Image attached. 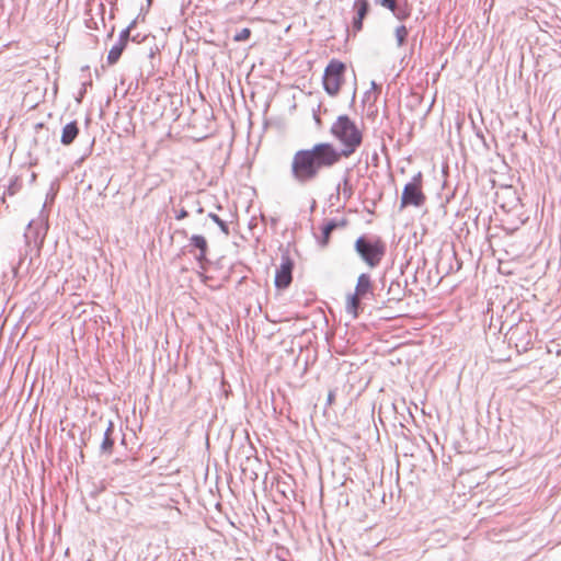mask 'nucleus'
I'll list each match as a JSON object with an SVG mask.
<instances>
[{
    "mask_svg": "<svg viewBox=\"0 0 561 561\" xmlns=\"http://www.w3.org/2000/svg\"><path fill=\"white\" fill-rule=\"evenodd\" d=\"M381 7L388 10H394V5L397 4V0H379Z\"/></svg>",
    "mask_w": 561,
    "mask_h": 561,
    "instance_id": "obj_18",
    "label": "nucleus"
},
{
    "mask_svg": "<svg viewBox=\"0 0 561 561\" xmlns=\"http://www.w3.org/2000/svg\"><path fill=\"white\" fill-rule=\"evenodd\" d=\"M394 16L401 21L405 20L410 15V10L407 8H399L397 4L394 5V10H390Z\"/></svg>",
    "mask_w": 561,
    "mask_h": 561,
    "instance_id": "obj_16",
    "label": "nucleus"
},
{
    "mask_svg": "<svg viewBox=\"0 0 561 561\" xmlns=\"http://www.w3.org/2000/svg\"><path fill=\"white\" fill-rule=\"evenodd\" d=\"M211 218L220 226L224 231L227 232L226 224L217 215H213Z\"/></svg>",
    "mask_w": 561,
    "mask_h": 561,
    "instance_id": "obj_19",
    "label": "nucleus"
},
{
    "mask_svg": "<svg viewBox=\"0 0 561 561\" xmlns=\"http://www.w3.org/2000/svg\"><path fill=\"white\" fill-rule=\"evenodd\" d=\"M250 36H251V30L248 27H244L233 36V41L234 42H244V41H248L250 38Z\"/></svg>",
    "mask_w": 561,
    "mask_h": 561,
    "instance_id": "obj_17",
    "label": "nucleus"
},
{
    "mask_svg": "<svg viewBox=\"0 0 561 561\" xmlns=\"http://www.w3.org/2000/svg\"><path fill=\"white\" fill-rule=\"evenodd\" d=\"M363 298L353 294L346 296L345 310L353 318H357L360 310V300Z\"/></svg>",
    "mask_w": 561,
    "mask_h": 561,
    "instance_id": "obj_14",
    "label": "nucleus"
},
{
    "mask_svg": "<svg viewBox=\"0 0 561 561\" xmlns=\"http://www.w3.org/2000/svg\"><path fill=\"white\" fill-rule=\"evenodd\" d=\"M343 157L339 149L328 141H320L310 148L296 151L290 163L293 179L305 184L314 180L322 170L334 168Z\"/></svg>",
    "mask_w": 561,
    "mask_h": 561,
    "instance_id": "obj_1",
    "label": "nucleus"
},
{
    "mask_svg": "<svg viewBox=\"0 0 561 561\" xmlns=\"http://www.w3.org/2000/svg\"><path fill=\"white\" fill-rule=\"evenodd\" d=\"M293 260L288 255L283 256L282 263L275 273V286L278 289H285L290 285L293 280Z\"/></svg>",
    "mask_w": 561,
    "mask_h": 561,
    "instance_id": "obj_6",
    "label": "nucleus"
},
{
    "mask_svg": "<svg viewBox=\"0 0 561 561\" xmlns=\"http://www.w3.org/2000/svg\"><path fill=\"white\" fill-rule=\"evenodd\" d=\"M409 35V31L404 25H400L394 30V36L397 39V45L402 46L404 45L407 37Z\"/></svg>",
    "mask_w": 561,
    "mask_h": 561,
    "instance_id": "obj_15",
    "label": "nucleus"
},
{
    "mask_svg": "<svg viewBox=\"0 0 561 561\" xmlns=\"http://www.w3.org/2000/svg\"><path fill=\"white\" fill-rule=\"evenodd\" d=\"M354 247L362 260L371 268L379 265L386 252V245L379 238L359 237Z\"/></svg>",
    "mask_w": 561,
    "mask_h": 561,
    "instance_id": "obj_3",
    "label": "nucleus"
},
{
    "mask_svg": "<svg viewBox=\"0 0 561 561\" xmlns=\"http://www.w3.org/2000/svg\"><path fill=\"white\" fill-rule=\"evenodd\" d=\"M187 215H188V213H187L185 209H182V210L178 214L176 219H178V220H181V219L185 218Z\"/></svg>",
    "mask_w": 561,
    "mask_h": 561,
    "instance_id": "obj_21",
    "label": "nucleus"
},
{
    "mask_svg": "<svg viewBox=\"0 0 561 561\" xmlns=\"http://www.w3.org/2000/svg\"><path fill=\"white\" fill-rule=\"evenodd\" d=\"M393 287H397V289H400V285H399V283H396V284H394V283H391V285H390V287H389V291H391Z\"/></svg>",
    "mask_w": 561,
    "mask_h": 561,
    "instance_id": "obj_22",
    "label": "nucleus"
},
{
    "mask_svg": "<svg viewBox=\"0 0 561 561\" xmlns=\"http://www.w3.org/2000/svg\"><path fill=\"white\" fill-rule=\"evenodd\" d=\"M190 243L199 250V254L196 256V259L201 264H203V262L206 260V253L208 249L207 240L203 236L193 234L190 238Z\"/></svg>",
    "mask_w": 561,
    "mask_h": 561,
    "instance_id": "obj_11",
    "label": "nucleus"
},
{
    "mask_svg": "<svg viewBox=\"0 0 561 561\" xmlns=\"http://www.w3.org/2000/svg\"><path fill=\"white\" fill-rule=\"evenodd\" d=\"M345 65L336 59H332L327 66L323 75V87L331 96L336 95L344 83Z\"/></svg>",
    "mask_w": 561,
    "mask_h": 561,
    "instance_id": "obj_5",
    "label": "nucleus"
},
{
    "mask_svg": "<svg viewBox=\"0 0 561 561\" xmlns=\"http://www.w3.org/2000/svg\"><path fill=\"white\" fill-rule=\"evenodd\" d=\"M126 45H127V36L124 35L110 49L108 55H107V64L110 66H113V65H115L118 61V59L121 58L124 49L126 48Z\"/></svg>",
    "mask_w": 561,
    "mask_h": 561,
    "instance_id": "obj_9",
    "label": "nucleus"
},
{
    "mask_svg": "<svg viewBox=\"0 0 561 561\" xmlns=\"http://www.w3.org/2000/svg\"><path fill=\"white\" fill-rule=\"evenodd\" d=\"M335 400V393L333 391H330L329 394H328V404H333Z\"/></svg>",
    "mask_w": 561,
    "mask_h": 561,
    "instance_id": "obj_20",
    "label": "nucleus"
},
{
    "mask_svg": "<svg viewBox=\"0 0 561 561\" xmlns=\"http://www.w3.org/2000/svg\"><path fill=\"white\" fill-rule=\"evenodd\" d=\"M331 135L342 146L339 153L343 158L351 157L363 142V131L347 115H340L330 128Z\"/></svg>",
    "mask_w": 561,
    "mask_h": 561,
    "instance_id": "obj_2",
    "label": "nucleus"
},
{
    "mask_svg": "<svg viewBox=\"0 0 561 561\" xmlns=\"http://www.w3.org/2000/svg\"><path fill=\"white\" fill-rule=\"evenodd\" d=\"M347 225V221L345 219L341 220L340 222H336L334 220L329 221L325 224L322 228V238L320 240L321 247H327L330 242L331 233L336 228H343Z\"/></svg>",
    "mask_w": 561,
    "mask_h": 561,
    "instance_id": "obj_12",
    "label": "nucleus"
},
{
    "mask_svg": "<svg viewBox=\"0 0 561 561\" xmlns=\"http://www.w3.org/2000/svg\"><path fill=\"white\" fill-rule=\"evenodd\" d=\"M278 561H287V560H285V559H283V558H279V559H278Z\"/></svg>",
    "mask_w": 561,
    "mask_h": 561,
    "instance_id": "obj_23",
    "label": "nucleus"
},
{
    "mask_svg": "<svg viewBox=\"0 0 561 561\" xmlns=\"http://www.w3.org/2000/svg\"><path fill=\"white\" fill-rule=\"evenodd\" d=\"M79 135V127L77 122H71L64 126L62 133H61V144L65 146H69L73 142V140Z\"/></svg>",
    "mask_w": 561,
    "mask_h": 561,
    "instance_id": "obj_10",
    "label": "nucleus"
},
{
    "mask_svg": "<svg viewBox=\"0 0 561 561\" xmlns=\"http://www.w3.org/2000/svg\"><path fill=\"white\" fill-rule=\"evenodd\" d=\"M354 8L356 10V16L353 21V28L355 32H359L363 28V21L366 18L369 4L367 0H356L354 3Z\"/></svg>",
    "mask_w": 561,
    "mask_h": 561,
    "instance_id": "obj_8",
    "label": "nucleus"
},
{
    "mask_svg": "<svg viewBox=\"0 0 561 561\" xmlns=\"http://www.w3.org/2000/svg\"><path fill=\"white\" fill-rule=\"evenodd\" d=\"M425 203L426 195L423 191V176L422 173L419 172L404 185L400 198V209H404L410 206L419 208Z\"/></svg>",
    "mask_w": 561,
    "mask_h": 561,
    "instance_id": "obj_4",
    "label": "nucleus"
},
{
    "mask_svg": "<svg viewBox=\"0 0 561 561\" xmlns=\"http://www.w3.org/2000/svg\"><path fill=\"white\" fill-rule=\"evenodd\" d=\"M113 432H114V424L113 422H108L107 428L104 433V438L101 444V453L105 455H111L114 449V438H113Z\"/></svg>",
    "mask_w": 561,
    "mask_h": 561,
    "instance_id": "obj_13",
    "label": "nucleus"
},
{
    "mask_svg": "<svg viewBox=\"0 0 561 561\" xmlns=\"http://www.w3.org/2000/svg\"><path fill=\"white\" fill-rule=\"evenodd\" d=\"M373 283L368 274H360L357 278L354 294L362 297L363 299L373 295Z\"/></svg>",
    "mask_w": 561,
    "mask_h": 561,
    "instance_id": "obj_7",
    "label": "nucleus"
}]
</instances>
